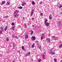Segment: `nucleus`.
Instances as JSON below:
<instances>
[{
	"label": "nucleus",
	"instance_id": "obj_49",
	"mask_svg": "<svg viewBox=\"0 0 62 62\" xmlns=\"http://www.w3.org/2000/svg\"><path fill=\"white\" fill-rule=\"evenodd\" d=\"M35 43H33V45H35Z\"/></svg>",
	"mask_w": 62,
	"mask_h": 62
},
{
	"label": "nucleus",
	"instance_id": "obj_18",
	"mask_svg": "<svg viewBox=\"0 0 62 62\" xmlns=\"http://www.w3.org/2000/svg\"><path fill=\"white\" fill-rule=\"evenodd\" d=\"M15 12H16V13H17V14H18V13H19V11L18 10H16L15 11Z\"/></svg>",
	"mask_w": 62,
	"mask_h": 62
},
{
	"label": "nucleus",
	"instance_id": "obj_33",
	"mask_svg": "<svg viewBox=\"0 0 62 62\" xmlns=\"http://www.w3.org/2000/svg\"><path fill=\"white\" fill-rule=\"evenodd\" d=\"M40 39H41V40H42V39H43V37H41Z\"/></svg>",
	"mask_w": 62,
	"mask_h": 62
},
{
	"label": "nucleus",
	"instance_id": "obj_15",
	"mask_svg": "<svg viewBox=\"0 0 62 62\" xmlns=\"http://www.w3.org/2000/svg\"><path fill=\"white\" fill-rule=\"evenodd\" d=\"M17 8H19V9H22V8H23L21 6H20L19 7H18Z\"/></svg>",
	"mask_w": 62,
	"mask_h": 62
},
{
	"label": "nucleus",
	"instance_id": "obj_35",
	"mask_svg": "<svg viewBox=\"0 0 62 62\" xmlns=\"http://www.w3.org/2000/svg\"><path fill=\"white\" fill-rule=\"evenodd\" d=\"M34 45H32L31 46V48H34Z\"/></svg>",
	"mask_w": 62,
	"mask_h": 62
},
{
	"label": "nucleus",
	"instance_id": "obj_38",
	"mask_svg": "<svg viewBox=\"0 0 62 62\" xmlns=\"http://www.w3.org/2000/svg\"><path fill=\"white\" fill-rule=\"evenodd\" d=\"M39 48L40 49H41V46H39Z\"/></svg>",
	"mask_w": 62,
	"mask_h": 62
},
{
	"label": "nucleus",
	"instance_id": "obj_42",
	"mask_svg": "<svg viewBox=\"0 0 62 62\" xmlns=\"http://www.w3.org/2000/svg\"><path fill=\"white\" fill-rule=\"evenodd\" d=\"M40 4H42V1H41L40 2H39Z\"/></svg>",
	"mask_w": 62,
	"mask_h": 62
},
{
	"label": "nucleus",
	"instance_id": "obj_48",
	"mask_svg": "<svg viewBox=\"0 0 62 62\" xmlns=\"http://www.w3.org/2000/svg\"><path fill=\"white\" fill-rule=\"evenodd\" d=\"M60 15H62V12H61V13L60 14Z\"/></svg>",
	"mask_w": 62,
	"mask_h": 62
},
{
	"label": "nucleus",
	"instance_id": "obj_24",
	"mask_svg": "<svg viewBox=\"0 0 62 62\" xmlns=\"http://www.w3.org/2000/svg\"><path fill=\"white\" fill-rule=\"evenodd\" d=\"M44 37V33H43L41 35V37L43 38Z\"/></svg>",
	"mask_w": 62,
	"mask_h": 62
},
{
	"label": "nucleus",
	"instance_id": "obj_13",
	"mask_svg": "<svg viewBox=\"0 0 62 62\" xmlns=\"http://www.w3.org/2000/svg\"><path fill=\"white\" fill-rule=\"evenodd\" d=\"M45 24V25L46 26H47V27H48V26H49V23H46Z\"/></svg>",
	"mask_w": 62,
	"mask_h": 62
},
{
	"label": "nucleus",
	"instance_id": "obj_47",
	"mask_svg": "<svg viewBox=\"0 0 62 62\" xmlns=\"http://www.w3.org/2000/svg\"><path fill=\"white\" fill-rule=\"evenodd\" d=\"M31 61H32V62H33V60L32 59H31Z\"/></svg>",
	"mask_w": 62,
	"mask_h": 62
},
{
	"label": "nucleus",
	"instance_id": "obj_20",
	"mask_svg": "<svg viewBox=\"0 0 62 62\" xmlns=\"http://www.w3.org/2000/svg\"><path fill=\"white\" fill-rule=\"evenodd\" d=\"M8 27L7 26H6V27L4 29V30H5V31H6V30H7V29Z\"/></svg>",
	"mask_w": 62,
	"mask_h": 62
},
{
	"label": "nucleus",
	"instance_id": "obj_1",
	"mask_svg": "<svg viewBox=\"0 0 62 62\" xmlns=\"http://www.w3.org/2000/svg\"><path fill=\"white\" fill-rule=\"evenodd\" d=\"M19 14H16L14 16V18H17V17H19Z\"/></svg>",
	"mask_w": 62,
	"mask_h": 62
},
{
	"label": "nucleus",
	"instance_id": "obj_34",
	"mask_svg": "<svg viewBox=\"0 0 62 62\" xmlns=\"http://www.w3.org/2000/svg\"><path fill=\"white\" fill-rule=\"evenodd\" d=\"M7 4L8 5H10V3L9 2H7Z\"/></svg>",
	"mask_w": 62,
	"mask_h": 62
},
{
	"label": "nucleus",
	"instance_id": "obj_56",
	"mask_svg": "<svg viewBox=\"0 0 62 62\" xmlns=\"http://www.w3.org/2000/svg\"><path fill=\"white\" fill-rule=\"evenodd\" d=\"M16 39H17V37H16Z\"/></svg>",
	"mask_w": 62,
	"mask_h": 62
},
{
	"label": "nucleus",
	"instance_id": "obj_4",
	"mask_svg": "<svg viewBox=\"0 0 62 62\" xmlns=\"http://www.w3.org/2000/svg\"><path fill=\"white\" fill-rule=\"evenodd\" d=\"M53 48H52L50 50V52L49 54H52V53L53 52Z\"/></svg>",
	"mask_w": 62,
	"mask_h": 62
},
{
	"label": "nucleus",
	"instance_id": "obj_21",
	"mask_svg": "<svg viewBox=\"0 0 62 62\" xmlns=\"http://www.w3.org/2000/svg\"><path fill=\"white\" fill-rule=\"evenodd\" d=\"M59 8H62V5L61 4H60L59 5Z\"/></svg>",
	"mask_w": 62,
	"mask_h": 62
},
{
	"label": "nucleus",
	"instance_id": "obj_41",
	"mask_svg": "<svg viewBox=\"0 0 62 62\" xmlns=\"http://www.w3.org/2000/svg\"><path fill=\"white\" fill-rule=\"evenodd\" d=\"M36 43H39V41H36Z\"/></svg>",
	"mask_w": 62,
	"mask_h": 62
},
{
	"label": "nucleus",
	"instance_id": "obj_8",
	"mask_svg": "<svg viewBox=\"0 0 62 62\" xmlns=\"http://www.w3.org/2000/svg\"><path fill=\"white\" fill-rule=\"evenodd\" d=\"M47 19H46L45 20V23H47Z\"/></svg>",
	"mask_w": 62,
	"mask_h": 62
},
{
	"label": "nucleus",
	"instance_id": "obj_44",
	"mask_svg": "<svg viewBox=\"0 0 62 62\" xmlns=\"http://www.w3.org/2000/svg\"><path fill=\"white\" fill-rule=\"evenodd\" d=\"M23 20H24V17H23Z\"/></svg>",
	"mask_w": 62,
	"mask_h": 62
},
{
	"label": "nucleus",
	"instance_id": "obj_10",
	"mask_svg": "<svg viewBox=\"0 0 62 62\" xmlns=\"http://www.w3.org/2000/svg\"><path fill=\"white\" fill-rule=\"evenodd\" d=\"M9 38L8 37L6 38V41H9Z\"/></svg>",
	"mask_w": 62,
	"mask_h": 62
},
{
	"label": "nucleus",
	"instance_id": "obj_28",
	"mask_svg": "<svg viewBox=\"0 0 62 62\" xmlns=\"http://www.w3.org/2000/svg\"><path fill=\"white\" fill-rule=\"evenodd\" d=\"M62 47V44H61L59 46V48H60L61 47Z\"/></svg>",
	"mask_w": 62,
	"mask_h": 62
},
{
	"label": "nucleus",
	"instance_id": "obj_7",
	"mask_svg": "<svg viewBox=\"0 0 62 62\" xmlns=\"http://www.w3.org/2000/svg\"><path fill=\"white\" fill-rule=\"evenodd\" d=\"M22 50L23 51H25V49L24 48V47L23 46H22L21 47Z\"/></svg>",
	"mask_w": 62,
	"mask_h": 62
},
{
	"label": "nucleus",
	"instance_id": "obj_17",
	"mask_svg": "<svg viewBox=\"0 0 62 62\" xmlns=\"http://www.w3.org/2000/svg\"><path fill=\"white\" fill-rule=\"evenodd\" d=\"M12 28L13 30V31H14V30H15V29H14V28H15V26H13L12 27Z\"/></svg>",
	"mask_w": 62,
	"mask_h": 62
},
{
	"label": "nucleus",
	"instance_id": "obj_3",
	"mask_svg": "<svg viewBox=\"0 0 62 62\" xmlns=\"http://www.w3.org/2000/svg\"><path fill=\"white\" fill-rule=\"evenodd\" d=\"M34 10H32V11H31V13L30 15L31 16H32V15H33L34 13Z\"/></svg>",
	"mask_w": 62,
	"mask_h": 62
},
{
	"label": "nucleus",
	"instance_id": "obj_14",
	"mask_svg": "<svg viewBox=\"0 0 62 62\" xmlns=\"http://www.w3.org/2000/svg\"><path fill=\"white\" fill-rule=\"evenodd\" d=\"M5 3H6V1H3L2 2V3L1 4V5H2L4 4H5Z\"/></svg>",
	"mask_w": 62,
	"mask_h": 62
},
{
	"label": "nucleus",
	"instance_id": "obj_32",
	"mask_svg": "<svg viewBox=\"0 0 62 62\" xmlns=\"http://www.w3.org/2000/svg\"><path fill=\"white\" fill-rule=\"evenodd\" d=\"M4 18H8V16H5L4 17Z\"/></svg>",
	"mask_w": 62,
	"mask_h": 62
},
{
	"label": "nucleus",
	"instance_id": "obj_31",
	"mask_svg": "<svg viewBox=\"0 0 62 62\" xmlns=\"http://www.w3.org/2000/svg\"><path fill=\"white\" fill-rule=\"evenodd\" d=\"M51 54H52L53 55L55 54V52H52V53H51Z\"/></svg>",
	"mask_w": 62,
	"mask_h": 62
},
{
	"label": "nucleus",
	"instance_id": "obj_6",
	"mask_svg": "<svg viewBox=\"0 0 62 62\" xmlns=\"http://www.w3.org/2000/svg\"><path fill=\"white\" fill-rule=\"evenodd\" d=\"M33 40H32V41H34L36 39V38H35V36H32V37Z\"/></svg>",
	"mask_w": 62,
	"mask_h": 62
},
{
	"label": "nucleus",
	"instance_id": "obj_22",
	"mask_svg": "<svg viewBox=\"0 0 62 62\" xmlns=\"http://www.w3.org/2000/svg\"><path fill=\"white\" fill-rule=\"evenodd\" d=\"M24 26L25 28H27V25L25 24H24Z\"/></svg>",
	"mask_w": 62,
	"mask_h": 62
},
{
	"label": "nucleus",
	"instance_id": "obj_12",
	"mask_svg": "<svg viewBox=\"0 0 62 62\" xmlns=\"http://www.w3.org/2000/svg\"><path fill=\"white\" fill-rule=\"evenodd\" d=\"M46 40H47V42H48V41H50V38L48 39L47 38H46Z\"/></svg>",
	"mask_w": 62,
	"mask_h": 62
},
{
	"label": "nucleus",
	"instance_id": "obj_19",
	"mask_svg": "<svg viewBox=\"0 0 62 62\" xmlns=\"http://www.w3.org/2000/svg\"><path fill=\"white\" fill-rule=\"evenodd\" d=\"M32 4L33 5H35V2H34V1H32Z\"/></svg>",
	"mask_w": 62,
	"mask_h": 62
},
{
	"label": "nucleus",
	"instance_id": "obj_43",
	"mask_svg": "<svg viewBox=\"0 0 62 62\" xmlns=\"http://www.w3.org/2000/svg\"><path fill=\"white\" fill-rule=\"evenodd\" d=\"M32 20H34V18H32Z\"/></svg>",
	"mask_w": 62,
	"mask_h": 62
},
{
	"label": "nucleus",
	"instance_id": "obj_25",
	"mask_svg": "<svg viewBox=\"0 0 62 62\" xmlns=\"http://www.w3.org/2000/svg\"><path fill=\"white\" fill-rule=\"evenodd\" d=\"M15 43H13V47H14L15 46Z\"/></svg>",
	"mask_w": 62,
	"mask_h": 62
},
{
	"label": "nucleus",
	"instance_id": "obj_11",
	"mask_svg": "<svg viewBox=\"0 0 62 62\" xmlns=\"http://www.w3.org/2000/svg\"><path fill=\"white\" fill-rule=\"evenodd\" d=\"M51 16H52V15L51 14H50L49 16V20H51V19H52V17H51Z\"/></svg>",
	"mask_w": 62,
	"mask_h": 62
},
{
	"label": "nucleus",
	"instance_id": "obj_51",
	"mask_svg": "<svg viewBox=\"0 0 62 62\" xmlns=\"http://www.w3.org/2000/svg\"><path fill=\"white\" fill-rule=\"evenodd\" d=\"M12 62H15V61H14Z\"/></svg>",
	"mask_w": 62,
	"mask_h": 62
},
{
	"label": "nucleus",
	"instance_id": "obj_29",
	"mask_svg": "<svg viewBox=\"0 0 62 62\" xmlns=\"http://www.w3.org/2000/svg\"><path fill=\"white\" fill-rule=\"evenodd\" d=\"M40 15L41 16H42L43 15V13H40Z\"/></svg>",
	"mask_w": 62,
	"mask_h": 62
},
{
	"label": "nucleus",
	"instance_id": "obj_36",
	"mask_svg": "<svg viewBox=\"0 0 62 62\" xmlns=\"http://www.w3.org/2000/svg\"><path fill=\"white\" fill-rule=\"evenodd\" d=\"M2 31H0V34H2Z\"/></svg>",
	"mask_w": 62,
	"mask_h": 62
},
{
	"label": "nucleus",
	"instance_id": "obj_50",
	"mask_svg": "<svg viewBox=\"0 0 62 62\" xmlns=\"http://www.w3.org/2000/svg\"><path fill=\"white\" fill-rule=\"evenodd\" d=\"M18 53H19V54H20V51H18Z\"/></svg>",
	"mask_w": 62,
	"mask_h": 62
},
{
	"label": "nucleus",
	"instance_id": "obj_26",
	"mask_svg": "<svg viewBox=\"0 0 62 62\" xmlns=\"http://www.w3.org/2000/svg\"><path fill=\"white\" fill-rule=\"evenodd\" d=\"M52 38H55V39H56V37H55V36H52Z\"/></svg>",
	"mask_w": 62,
	"mask_h": 62
},
{
	"label": "nucleus",
	"instance_id": "obj_30",
	"mask_svg": "<svg viewBox=\"0 0 62 62\" xmlns=\"http://www.w3.org/2000/svg\"><path fill=\"white\" fill-rule=\"evenodd\" d=\"M43 59H45V55H43Z\"/></svg>",
	"mask_w": 62,
	"mask_h": 62
},
{
	"label": "nucleus",
	"instance_id": "obj_23",
	"mask_svg": "<svg viewBox=\"0 0 62 62\" xmlns=\"http://www.w3.org/2000/svg\"><path fill=\"white\" fill-rule=\"evenodd\" d=\"M54 62H57V60H56V58H55L54 59Z\"/></svg>",
	"mask_w": 62,
	"mask_h": 62
},
{
	"label": "nucleus",
	"instance_id": "obj_53",
	"mask_svg": "<svg viewBox=\"0 0 62 62\" xmlns=\"http://www.w3.org/2000/svg\"><path fill=\"white\" fill-rule=\"evenodd\" d=\"M12 23H14L13 22Z\"/></svg>",
	"mask_w": 62,
	"mask_h": 62
},
{
	"label": "nucleus",
	"instance_id": "obj_39",
	"mask_svg": "<svg viewBox=\"0 0 62 62\" xmlns=\"http://www.w3.org/2000/svg\"><path fill=\"white\" fill-rule=\"evenodd\" d=\"M41 59H40L39 60L38 62H40V61H41Z\"/></svg>",
	"mask_w": 62,
	"mask_h": 62
},
{
	"label": "nucleus",
	"instance_id": "obj_46",
	"mask_svg": "<svg viewBox=\"0 0 62 62\" xmlns=\"http://www.w3.org/2000/svg\"><path fill=\"white\" fill-rule=\"evenodd\" d=\"M16 12H15L14 13V14H16Z\"/></svg>",
	"mask_w": 62,
	"mask_h": 62
},
{
	"label": "nucleus",
	"instance_id": "obj_2",
	"mask_svg": "<svg viewBox=\"0 0 62 62\" xmlns=\"http://www.w3.org/2000/svg\"><path fill=\"white\" fill-rule=\"evenodd\" d=\"M30 54H31V53L30 52H29L26 54V56H29Z\"/></svg>",
	"mask_w": 62,
	"mask_h": 62
},
{
	"label": "nucleus",
	"instance_id": "obj_37",
	"mask_svg": "<svg viewBox=\"0 0 62 62\" xmlns=\"http://www.w3.org/2000/svg\"><path fill=\"white\" fill-rule=\"evenodd\" d=\"M15 25V24L14 23H12L11 24V25L12 26H13Z\"/></svg>",
	"mask_w": 62,
	"mask_h": 62
},
{
	"label": "nucleus",
	"instance_id": "obj_9",
	"mask_svg": "<svg viewBox=\"0 0 62 62\" xmlns=\"http://www.w3.org/2000/svg\"><path fill=\"white\" fill-rule=\"evenodd\" d=\"M26 3L25 2H24V3H23V4H22V6H24L25 5H26Z\"/></svg>",
	"mask_w": 62,
	"mask_h": 62
},
{
	"label": "nucleus",
	"instance_id": "obj_5",
	"mask_svg": "<svg viewBox=\"0 0 62 62\" xmlns=\"http://www.w3.org/2000/svg\"><path fill=\"white\" fill-rule=\"evenodd\" d=\"M0 31H2V32L4 31V29L3 28V27H1L0 28Z\"/></svg>",
	"mask_w": 62,
	"mask_h": 62
},
{
	"label": "nucleus",
	"instance_id": "obj_45",
	"mask_svg": "<svg viewBox=\"0 0 62 62\" xmlns=\"http://www.w3.org/2000/svg\"><path fill=\"white\" fill-rule=\"evenodd\" d=\"M5 21H2V22H3V23H5Z\"/></svg>",
	"mask_w": 62,
	"mask_h": 62
},
{
	"label": "nucleus",
	"instance_id": "obj_55",
	"mask_svg": "<svg viewBox=\"0 0 62 62\" xmlns=\"http://www.w3.org/2000/svg\"><path fill=\"white\" fill-rule=\"evenodd\" d=\"M39 11V9H37Z\"/></svg>",
	"mask_w": 62,
	"mask_h": 62
},
{
	"label": "nucleus",
	"instance_id": "obj_27",
	"mask_svg": "<svg viewBox=\"0 0 62 62\" xmlns=\"http://www.w3.org/2000/svg\"><path fill=\"white\" fill-rule=\"evenodd\" d=\"M31 35H32L33 34V33H34V31H31Z\"/></svg>",
	"mask_w": 62,
	"mask_h": 62
},
{
	"label": "nucleus",
	"instance_id": "obj_54",
	"mask_svg": "<svg viewBox=\"0 0 62 62\" xmlns=\"http://www.w3.org/2000/svg\"><path fill=\"white\" fill-rule=\"evenodd\" d=\"M28 26H29V24H28Z\"/></svg>",
	"mask_w": 62,
	"mask_h": 62
},
{
	"label": "nucleus",
	"instance_id": "obj_40",
	"mask_svg": "<svg viewBox=\"0 0 62 62\" xmlns=\"http://www.w3.org/2000/svg\"><path fill=\"white\" fill-rule=\"evenodd\" d=\"M62 23L61 22H58V23Z\"/></svg>",
	"mask_w": 62,
	"mask_h": 62
},
{
	"label": "nucleus",
	"instance_id": "obj_52",
	"mask_svg": "<svg viewBox=\"0 0 62 62\" xmlns=\"http://www.w3.org/2000/svg\"><path fill=\"white\" fill-rule=\"evenodd\" d=\"M34 25H33L32 27H34Z\"/></svg>",
	"mask_w": 62,
	"mask_h": 62
},
{
	"label": "nucleus",
	"instance_id": "obj_16",
	"mask_svg": "<svg viewBox=\"0 0 62 62\" xmlns=\"http://www.w3.org/2000/svg\"><path fill=\"white\" fill-rule=\"evenodd\" d=\"M25 37V39H28V35H26Z\"/></svg>",
	"mask_w": 62,
	"mask_h": 62
}]
</instances>
